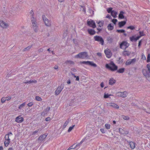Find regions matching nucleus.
I'll return each instance as SVG.
<instances>
[{
  "label": "nucleus",
  "instance_id": "48",
  "mask_svg": "<svg viewBox=\"0 0 150 150\" xmlns=\"http://www.w3.org/2000/svg\"><path fill=\"white\" fill-rule=\"evenodd\" d=\"M6 100V99L5 98V97H3L2 98L1 100V102L2 103H4L5 101Z\"/></svg>",
  "mask_w": 150,
  "mask_h": 150
},
{
  "label": "nucleus",
  "instance_id": "3",
  "mask_svg": "<svg viewBox=\"0 0 150 150\" xmlns=\"http://www.w3.org/2000/svg\"><path fill=\"white\" fill-rule=\"evenodd\" d=\"M75 57L76 58L85 59L88 57V55L87 52H82L75 56Z\"/></svg>",
  "mask_w": 150,
  "mask_h": 150
},
{
  "label": "nucleus",
  "instance_id": "6",
  "mask_svg": "<svg viewBox=\"0 0 150 150\" xmlns=\"http://www.w3.org/2000/svg\"><path fill=\"white\" fill-rule=\"evenodd\" d=\"M80 63L81 64H84L86 65H91L95 67H97L96 64L93 63V62H90L88 61H83L80 62Z\"/></svg>",
  "mask_w": 150,
  "mask_h": 150
},
{
  "label": "nucleus",
  "instance_id": "17",
  "mask_svg": "<svg viewBox=\"0 0 150 150\" xmlns=\"http://www.w3.org/2000/svg\"><path fill=\"white\" fill-rule=\"evenodd\" d=\"M140 38V36H137L136 38L134 36H132L129 38L130 40L131 41H136Z\"/></svg>",
  "mask_w": 150,
  "mask_h": 150
},
{
  "label": "nucleus",
  "instance_id": "2",
  "mask_svg": "<svg viewBox=\"0 0 150 150\" xmlns=\"http://www.w3.org/2000/svg\"><path fill=\"white\" fill-rule=\"evenodd\" d=\"M32 24V27L35 33H37L39 30V28L36 19L35 18H30Z\"/></svg>",
  "mask_w": 150,
  "mask_h": 150
},
{
  "label": "nucleus",
  "instance_id": "63",
  "mask_svg": "<svg viewBox=\"0 0 150 150\" xmlns=\"http://www.w3.org/2000/svg\"><path fill=\"white\" fill-rule=\"evenodd\" d=\"M43 50L42 48H40L38 50V51L39 52H43Z\"/></svg>",
  "mask_w": 150,
  "mask_h": 150
},
{
  "label": "nucleus",
  "instance_id": "32",
  "mask_svg": "<svg viewBox=\"0 0 150 150\" xmlns=\"http://www.w3.org/2000/svg\"><path fill=\"white\" fill-rule=\"evenodd\" d=\"M65 63L67 64H74V62L71 60H67L65 62Z\"/></svg>",
  "mask_w": 150,
  "mask_h": 150
},
{
  "label": "nucleus",
  "instance_id": "61",
  "mask_svg": "<svg viewBox=\"0 0 150 150\" xmlns=\"http://www.w3.org/2000/svg\"><path fill=\"white\" fill-rule=\"evenodd\" d=\"M146 78L149 81H150V75L146 76Z\"/></svg>",
  "mask_w": 150,
  "mask_h": 150
},
{
  "label": "nucleus",
  "instance_id": "16",
  "mask_svg": "<svg viewBox=\"0 0 150 150\" xmlns=\"http://www.w3.org/2000/svg\"><path fill=\"white\" fill-rule=\"evenodd\" d=\"M23 120V117H20V116H19L16 118L15 121L17 122L21 123L22 122Z\"/></svg>",
  "mask_w": 150,
  "mask_h": 150
},
{
  "label": "nucleus",
  "instance_id": "7",
  "mask_svg": "<svg viewBox=\"0 0 150 150\" xmlns=\"http://www.w3.org/2000/svg\"><path fill=\"white\" fill-rule=\"evenodd\" d=\"M129 44L126 41H123L120 44V47L121 49H125L127 48L129 46Z\"/></svg>",
  "mask_w": 150,
  "mask_h": 150
},
{
  "label": "nucleus",
  "instance_id": "55",
  "mask_svg": "<svg viewBox=\"0 0 150 150\" xmlns=\"http://www.w3.org/2000/svg\"><path fill=\"white\" fill-rule=\"evenodd\" d=\"M139 33L140 35L139 36H140V37L141 36H143L144 35V32L143 31L139 32Z\"/></svg>",
  "mask_w": 150,
  "mask_h": 150
},
{
  "label": "nucleus",
  "instance_id": "31",
  "mask_svg": "<svg viewBox=\"0 0 150 150\" xmlns=\"http://www.w3.org/2000/svg\"><path fill=\"white\" fill-rule=\"evenodd\" d=\"M80 11L82 12H83L84 13H86V8L84 6H81Z\"/></svg>",
  "mask_w": 150,
  "mask_h": 150
},
{
  "label": "nucleus",
  "instance_id": "24",
  "mask_svg": "<svg viewBox=\"0 0 150 150\" xmlns=\"http://www.w3.org/2000/svg\"><path fill=\"white\" fill-rule=\"evenodd\" d=\"M130 147L132 149H134L135 147V144L134 142H129Z\"/></svg>",
  "mask_w": 150,
  "mask_h": 150
},
{
  "label": "nucleus",
  "instance_id": "57",
  "mask_svg": "<svg viewBox=\"0 0 150 150\" xmlns=\"http://www.w3.org/2000/svg\"><path fill=\"white\" fill-rule=\"evenodd\" d=\"M33 102H31L30 103H29L28 104V106L31 107V106H32L33 105Z\"/></svg>",
  "mask_w": 150,
  "mask_h": 150
},
{
  "label": "nucleus",
  "instance_id": "50",
  "mask_svg": "<svg viewBox=\"0 0 150 150\" xmlns=\"http://www.w3.org/2000/svg\"><path fill=\"white\" fill-rule=\"evenodd\" d=\"M35 99L39 101H41L42 100V99L40 97L38 96L36 97Z\"/></svg>",
  "mask_w": 150,
  "mask_h": 150
},
{
  "label": "nucleus",
  "instance_id": "51",
  "mask_svg": "<svg viewBox=\"0 0 150 150\" xmlns=\"http://www.w3.org/2000/svg\"><path fill=\"white\" fill-rule=\"evenodd\" d=\"M37 81L35 80H30L29 81H28V82H29V83H36L37 82Z\"/></svg>",
  "mask_w": 150,
  "mask_h": 150
},
{
  "label": "nucleus",
  "instance_id": "62",
  "mask_svg": "<svg viewBox=\"0 0 150 150\" xmlns=\"http://www.w3.org/2000/svg\"><path fill=\"white\" fill-rule=\"evenodd\" d=\"M97 55L99 57H101L102 56V54L101 53L98 52L97 53Z\"/></svg>",
  "mask_w": 150,
  "mask_h": 150
},
{
  "label": "nucleus",
  "instance_id": "13",
  "mask_svg": "<svg viewBox=\"0 0 150 150\" xmlns=\"http://www.w3.org/2000/svg\"><path fill=\"white\" fill-rule=\"evenodd\" d=\"M142 72L143 75H144L145 77L147 76H149L150 75V70H146L145 69H143L142 70Z\"/></svg>",
  "mask_w": 150,
  "mask_h": 150
},
{
  "label": "nucleus",
  "instance_id": "22",
  "mask_svg": "<svg viewBox=\"0 0 150 150\" xmlns=\"http://www.w3.org/2000/svg\"><path fill=\"white\" fill-rule=\"evenodd\" d=\"M107 40L109 43H111L113 41V39L110 36L107 37Z\"/></svg>",
  "mask_w": 150,
  "mask_h": 150
},
{
  "label": "nucleus",
  "instance_id": "53",
  "mask_svg": "<svg viewBox=\"0 0 150 150\" xmlns=\"http://www.w3.org/2000/svg\"><path fill=\"white\" fill-rule=\"evenodd\" d=\"M9 142H9V141H7V142L5 141L4 143L5 146L6 147H7V146H8Z\"/></svg>",
  "mask_w": 150,
  "mask_h": 150
},
{
  "label": "nucleus",
  "instance_id": "11",
  "mask_svg": "<svg viewBox=\"0 0 150 150\" xmlns=\"http://www.w3.org/2000/svg\"><path fill=\"white\" fill-rule=\"evenodd\" d=\"M0 26L3 28H6L8 27V25L7 23L3 21H0Z\"/></svg>",
  "mask_w": 150,
  "mask_h": 150
},
{
  "label": "nucleus",
  "instance_id": "49",
  "mask_svg": "<svg viewBox=\"0 0 150 150\" xmlns=\"http://www.w3.org/2000/svg\"><path fill=\"white\" fill-rule=\"evenodd\" d=\"M123 118L125 120H128L129 119V117L128 116H123Z\"/></svg>",
  "mask_w": 150,
  "mask_h": 150
},
{
  "label": "nucleus",
  "instance_id": "39",
  "mask_svg": "<svg viewBox=\"0 0 150 150\" xmlns=\"http://www.w3.org/2000/svg\"><path fill=\"white\" fill-rule=\"evenodd\" d=\"M132 63L131 60H127L125 64L126 65H129L131 64Z\"/></svg>",
  "mask_w": 150,
  "mask_h": 150
},
{
  "label": "nucleus",
  "instance_id": "45",
  "mask_svg": "<svg viewBox=\"0 0 150 150\" xmlns=\"http://www.w3.org/2000/svg\"><path fill=\"white\" fill-rule=\"evenodd\" d=\"M150 62V54H148L147 62Z\"/></svg>",
  "mask_w": 150,
  "mask_h": 150
},
{
  "label": "nucleus",
  "instance_id": "42",
  "mask_svg": "<svg viewBox=\"0 0 150 150\" xmlns=\"http://www.w3.org/2000/svg\"><path fill=\"white\" fill-rule=\"evenodd\" d=\"M112 95L111 94L109 95L108 94L104 93V98H106L109 97V96Z\"/></svg>",
  "mask_w": 150,
  "mask_h": 150
},
{
  "label": "nucleus",
  "instance_id": "12",
  "mask_svg": "<svg viewBox=\"0 0 150 150\" xmlns=\"http://www.w3.org/2000/svg\"><path fill=\"white\" fill-rule=\"evenodd\" d=\"M87 23L88 25L89 26L93 28H95L96 27L95 22L93 20L91 21H88Z\"/></svg>",
  "mask_w": 150,
  "mask_h": 150
},
{
  "label": "nucleus",
  "instance_id": "9",
  "mask_svg": "<svg viewBox=\"0 0 150 150\" xmlns=\"http://www.w3.org/2000/svg\"><path fill=\"white\" fill-rule=\"evenodd\" d=\"M127 94V92L126 91L123 92H118L116 93V95L117 96H120L123 98L126 97Z\"/></svg>",
  "mask_w": 150,
  "mask_h": 150
},
{
  "label": "nucleus",
  "instance_id": "14",
  "mask_svg": "<svg viewBox=\"0 0 150 150\" xmlns=\"http://www.w3.org/2000/svg\"><path fill=\"white\" fill-rule=\"evenodd\" d=\"M108 106L112 107L113 108L118 109L119 108V106L116 104L114 103H109L108 105Z\"/></svg>",
  "mask_w": 150,
  "mask_h": 150
},
{
  "label": "nucleus",
  "instance_id": "29",
  "mask_svg": "<svg viewBox=\"0 0 150 150\" xmlns=\"http://www.w3.org/2000/svg\"><path fill=\"white\" fill-rule=\"evenodd\" d=\"M89 16H92L94 14V11L92 10L91 9L89 8L88 10Z\"/></svg>",
  "mask_w": 150,
  "mask_h": 150
},
{
  "label": "nucleus",
  "instance_id": "35",
  "mask_svg": "<svg viewBox=\"0 0 150 150\" xmlns=\"http://www.w3.org/2000/svg\"><path fill=\"white\" fill-rule=\"evenodd\" d=\"M5 139L7 141L10 142V139L9 138V134H7L5 136Z\"/></svg>",
  "mask_w": 150,
  "mask_h": 150
},
{
  "label": "nucleus",
  "instance_id": "38",
  "mask_svg": "<svg viewBox=\"0 0 150 150\" xmlns=\"http://www.w3.org/2000/svg\"><path fill=\"white\" fill-rule=\"evenodd\" d=\"M30 16L31 17V18H35L34 17V13L32 10H31L30 12Z\"/></svg>",
  "mask_w": 150,
  "mask_h": 150
},
{
  "label": "nucleus",
  "instance_id": "33",
  "mask_svg": "<svg viewBox=\"0 0 150 150\" xmlns=\"http://www.w3.org/2000/svg\"><path fill=\"white\" fill-rule=\"evenodd\" d=\"M76 147L75 146V144H74L73 145L71 146L70 147L69 149H67V150H70L71 149H74L76 148Z\"/></svg>",
  "mask_w": 150,
  "mask_h": 150
},
{
  "label": "nucleus",
  "instance_id": "8",
  "mask_svg": "<svg viewBox=\"0 0 150 150\" xmlns=\"http://www.w3.org/2000/svg\"><path fill=\"white\" fill-rule=\"evenodd\" d=\"M64 87V84H62L60 86H58L56 90L55 91V95H59L62 91Z\"/></svg>",
  "mask_w": 150,
  "mask_h": 150
},
{
  "label": "nucleus",
  "instance_id": "36",
  "mask_svg": "<svg viewBox=\"0 0 150 150\" xmlns=\"http://www.w3.org/2000/svg\"><path fill=\"white\" fill-rule=\"evenodd\" d=\"M75 126V125H72V126L69 127L68 130V132H70L74 128Z\"/></svg>",
  "mask_w": 150,
  "mask_h": 150
},
{
  "label": "nucleus",
  "instance_id": "26",
  "mask_svg": "<svg viewBox=\"0 0 150 150\" xmlns=\"http://www.w3.org/2000/svg\"><path fill=\"white\" fill-rule=\"evenodd\" d=\"M117 14V12H116L115 11L113 10L112 12H111V15L114 18H116V17Z\"/></svg>",
  "mask_w": 150,
  "mask_h": 150
},
{
  "label": "nucleus",
  "instance_id": "27",
  "mask_svg": "<svg viewBox=\"0 0 150 150\" xmlns=\"http://www.w3.org/2000/svg\"><path fill=\"white\" fill-rule=\"evenodd\" d=\"M125 70V69L124 68H122L119 69L117 72L119 73H122L124 72Z\"/></svg>",
  "mask_w": 150,
  "mask_h": 150
},
{
  "label": "nucleus",
  "instance_id": "44",
  "mask_svg": "<svg viewBox=\"0 0 150 150\" xmlns=\"http://www.w3.org/2000/svg\"><path fill=\"white\" fill-rule=\"evenodd\" d=\"M50 107H47L46 109L45 110V112L47 113L50 110Z\"/></svg>",
  "mask_w": 150,
  "mask_h": 150
},
{
  "label": "nucleus",
  "instance_id": "52",
  "mask_svg": "<svg viewBox=\"0 0 150 150\" xmlns=\"http://www.w3.org/2000/svg\"><path fill=\"white\" fill-rule=\"evenodd\" d=\"M132 64L134 63L136 61V59L134 58L132 59H130Z\"/></svg>",
  "mask_w": 150,
  "mask_h": 150
},
{
  "label": "nucleus",
  "instance_id": "10",
  "mask_svg": "<svg viewBox=\"0 0 150 150\" xmlns=\"http://www.w3.org/2000/svg\"><path fill=\"white\" fill-rule=\"evenodd\" d=\"M104 52L106 57L108 58H110L112 56V53L110 50L109 49H107L105 50Z\"/></svg>",
  "mask_w": 150,
  "mask_h": 150
},
{
  "label": "nucleus",
  "instance_id": "15",
  "mask_svg": "<svg viewBox=\"0 0 150 150\" xmlns=\"http://www.w3.org/2000/svg\"><path fill=\"white\" fill-rule=\"evenodd\" d=\"M119 132L122 134H127L129 133L128 131L125 130L121 128H119Z\"/></svg>",
  "mask_w": 150,
  "mask_h": 150
},
{
  "label": "nucleus",
  "instance_id": "18",
  "mask_svg": "<svg viewBox=\"0 0 150 150\" xmlns=\"http://www.w3.org/2000/svg\"><path fill=\"white\" fill-rule=\"evenodd\" d=\"M47 135L46 134L41 135L38 138V140L40 141H42L47 137Z\"/></svg>",
  "mask_w": 150,
  "mask_h": 150
},
{
  "label": "nucleus",
  "instance_id": "60",
  "mask_svg": "<svg viewBox=\"0 0 150 150\" xmlns=\"http://www.w3.org/2000/svg\"><path fill=\"white\" fill-rule=\"evenodd\" d=\"M146 67L148 70H150V64H148L147 65Z\"/></svg>",
  "mask_w": 150,
  "mask_h": 150
},
{
  "label": "nucleus",
  "instance_id": "47",
  "mask_svg": "<svg viewBox=\"0 0 150 150\" xmlns=\"http://www.w3.org/2000/svg\"><path fill=\"white\" fill-rule=\"evenodd\" d=\"M31 47V46H28L27 47L25 48H24L23 49V51H26V50H30Z\"/></svg>",
  "mask_w": 150,
  "mask_h": 150
},
{
  "label": "nucleus",
  "instance_id": "46",
  "mask_svg": "<svg viewBox=\"0 0 150 150\" xmlns=\"http://www.w3.org/2000/svg\"><path fill=\"white\" fill-rule=\"evenodd\" d=\"M112 8H109L107 10V11L108 13H111V12H112V11H113V10H112Z\"/></svg>",
  "mask_w": 150,
  "mask_h": 150
},
{
  "label": "nucleus",
  "instance_id": "41",
  "mask_svg": "<svg viewBox=\"0 0 150 150\" xmlns=\"http://www.w3.org/2000/svg\"><path fill=\"white\" fill-rule=\"evenodd\" d=\"M25 102H24L22 104L19 106L18 107V108L19 109H21L22 108H23L25 106Z\"/></svg>",
  "mask_w": 150,
  "mask_h": 150
},
{
  "label": "nucleus",
  "instance_id": "37",
  "mask_svg": "<svg viewBox=\"0 0 150 150\" xmlns=\"http://www.w3.org/2000/svg\"><path fill=\"white\" fill-rule=\"evenodd\" d=\"M105 126L106 129H108L110 128V125L109 124H106L105 125Z\"/></svg>",
  "mask_w": 150,
  "mask_h": 150
},
{
  "label": "nucleus",
  "instance_id": "43",
  "mask_svg": "<svg viewBox=\"0 0 150 150\" xmlns=\"http://www.w3.org/2000/svg\"><path fill=\"white\" fill-rule=\"evenodd\" d=\"M84 141L83 140H82L79 143H78V144H75V146L76 147H77V146H80L82 143Z\"/></svg>",
  "mask_w": 150,
  "mask_h": 150
},
{
  "label": "nucleus",
  "instance_id": "1",
  "mask_svg": "<svg viewBox=\"0 0 150 150\" xmlns=\"http://www.w3.org/2000/svg\"><path fill=\"white\" fill-rule=\"evenodd\" d=\"M105 67L107 69L112 71H115L117 70L118 68L112 61H111L110 63L106 64L105 65Z\"/></svg>",
  "mask_w": 150,
  "mask_h": 150
},
{
  "label": "nucleus",
  "instance_id": "40",
  "mask_svg": "<svg viewBox=\"0 0 150 150\" xmlns=\"http://www.w3.org/2000/svg\"><path fill=\"white\" fill-rule=\"evenodd\" d=\"M116 31L119 33H124L125 32V31L124 30H117Z\"/></svg>",
  "mask_w": 150,
  "mask_h": 150
},
{
  "label": "nucleus",
  "instance_id": "23",
  "mask_svg": "<svg viewBox=\"0 0 150 150\" xmlns=\"http://www.w3.org/2000/svg\"><path fill=\"white\" fill-rule=\"evenodd\" d=\"M116 82V81L113 78H112L109 80V83L110 85H112L114 84Z\"/></svg>",
  "mask_w": 150,
  "mask_h": 150
},
{
  "label": "nucleus",
  "instance_id": "64",
  "mask_svg": "<svg viewBox=\"0 0 150 150\" xmlns=\"http://www.w3.org/2000/svg\"><path fill=\"white\" fill-rule=\"evenodd\" d=\"M71 70L72 71L74 72H76L77 71L76 69L74 68H72L71 69Z\"/></svg>",
  "mask_w": 150,
  "mask_h": 150
},
{
  "label": "nucleus",
  "instance_id": "56",
  "mask_svg": "<svg viewBox=\"0 0 150 150\" xmlns=\"http://www.w3.org/2000/svg\"><path fill=\"white\" fill-rule=\"evenodd\" d=\"M112 22L114 23V24H116V22H117V20L116 19H114L112 20Z\"/></svg>",
  "mask_w": 150,
  "mask_h": 150
},
{
  "label": "nucleus",
  "instance_id": "59",
  "mask_svg": "<svg viewBox=\"0 0 150 150\" xmlns=\"http://www.w3.org/2000/svg\"><path fill=\"white\" fill-rule=\"evenodd\" d=\"M39 131V129H37L33 132V134L35 135L36 133H38Z\"/></svg>",
  "mask_w": 150,
  "mask_h": 150
},
{
  "label": "nucleus",
  "instance_id": "5",
  "mask_svg": "<svg viewBox=\"0 0 150 150\" xmlns=\"http://www.w3.org/2000/svg\"><path fill=\"white\" fill-rule=\"evenodd\" d=\"M42 18L44 22L45 25L47 26H50L51 25V21L49 20L44 15H43L42 16Z\"/></svg>",
  "mask_w": 150,
  "mask_h": 150
},
{
  "label": "nucleus",
  "instance_id": "4",
  "mask_svg": "<svg viewBox=\"0 0 150 150\" xmlns=\"http://www.w3.org/2000/svg\"><path fill=\"white\" fill-rule=\"evenodd\" d=\"M94 38L95 41L99 42L102 45L104 44V40L103 38L100 36L96 35L94 36Z\"/></svg>",
  "mask_w": 150,
  "mask_h": 150
},
{
  "label": "nucleus",
  "instance_id": "19",
  "mask_svg": "<svg viewBox=\"0 0 150 150\" xmlns=\"http://www.w3.org/2000/svg\"><path fill=\"white\" fill-rule=\"evenodd\" d=\"M126 23V21H125L119 22L118 23V25L120 28L123 26Z\"/></svg>",
  "mask_w": 150,
  "mask_h": 150
},
{
  "label": "nucleus",
  "instance_id": "20",
  "mask_svg": "<svg viewBox=\"0 0 150 150\" xmlns=\"http://www.w3.org/2000/svg\"><path fill=\"white\" fill-rule=\"evenodd\" d=\"M125 13L123 11H121L120 12V14H119L118 17L119 18L122 19L124 18L125 17L123 15V14Z\"/></svg>",
  "mask_w": 150,
  "mask_h": 150
},
{
  "label": "nucleus",
  "instance_id": "34",
  "mask_svg": "<svg viewBox=\"0 0 150 150\" xmlns=\"http://www.w3.org/2000/svg\"><path fill=\"white\" fill-rule=\"evenodd\" d=\"M97 23L99 24V26L101 27L103 25V21H98V22H97Z\"/></svg>",
  "mask_w": 150,
  "mask_h": 150
},
{
  "label": "nucleus",
  "instance_id": "25",
  "mask_svg": "<svg viewBox=\"0 0 150 150\" xmlns=\"http://www.w3.org/2000/svg\"><path fill=\"white\" fill-rule=\"evenodd\" d=\"M130 54L131 53L130 52L127 51H124L123 52V55L125 56L127 55L129 56Z\"/></svg>",
  "mask_w": 150,
  "mask_h": 150
},
{
  "label": "nucleus",
  "instance_id": "21",
  "mask_svg": "<svg viewBox=\"0 0 150 150\" xmlns=\"http://www.w3.org/2000/svg\"><path fill=\"white\" fill-rule=\"evenodd\" d=\"M88 31L90 35H94L96 33L95 31L92 29H88Z\"/></svg>",
  "mask_w": 150,
  "mask_h": 150
},
{
  "label": "nucleus",
  "instance_id": "54",
  "mask_svg": "<svg viewBox=\"0 0 150 150\" xmlns=\"http://www.w3.org/2000/svg\"><path fill=\"white\" fill-rule=\"evenodd\" d=\"M127 29H130L131 30H133L135 28V27L133 26H130L127 27Z\"/></svg>",
  "mask_w": 150,
  "mask_h": 150
},
{
  "label": "nucleus",
  "instance_id": "58",
  "mask_svg": "<svg viewBox=\"0 0 150 150\" xmlns=\"http://www.w3.org/2000/svg\"><path fill=\"white\" fill-rule=\"evenodd\" d=\"M100 131L102 132L103 133H105V131L104 129L102 128L100 129Z\"/></svg>",
  "mask_w": 150,
  "mask_h": 150
},
{
  "label": "nucleus",
  "instance_id": "30",
  "mask_svg": "<svg viewBox=\"0 0 150 150\" xmlns=\"http://www.w3.org/2000/svg\"><path fill=\"white\" fill-rule=\"evenodd\" d=\"M108 28L109 30H112L113 29V26L111 25V24L110 23L109 24L108 26Z\"/></svg>",
  "mask_w": 150,
  "mask_h": 150
},
{
  "label": "nucleus",
  "instance_id": "28",
  "mask_svg": "<svg viewBox=\"0 0 150 150\" xmlns=\"http://www.w3.org/2000/svg\"><path fill=\"white\" fill-rule=\"evenodd\" d=\"M70 121L69 119L67 120L65 122L63 126V129L65 128L67 126V125H68V123H69Z\"/></svg>",
  "mask_w": 150,
  "mask_h": 150
}]
</instances>
